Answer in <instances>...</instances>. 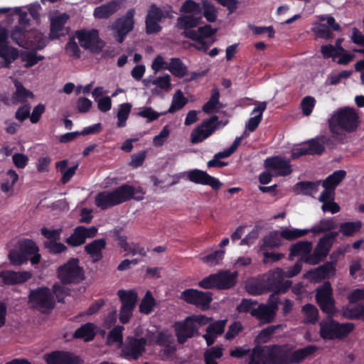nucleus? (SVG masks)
Instances as JSON below:
<instances>
[{
  "label": "nucleus",
  "instance_id": "obj_1",
  "mask_svg": "<svg viewBox=\"0 0 364 364\" xmlns=\"http://www.w3.org/2000/svg\"><path fill=\"white\" fill-rule=\"evenodd\" d=\"M144 193L139 187L135 188L132 186L124 184L112 191H105L99 193L95 198V205L102 210L121 204L131 198L137 200L143 199Z\"/></svg>",
  "mask_w": 364,
  "mask_h": 364
},
{
  "label": "nucleus",
  "instance_id": "obj_2",
  "mask_svg": "<svg viewBox=\"0 0 364 364\" xmlns=\"http://www.w3.org/2000/svg\"><path fill=\"white\" fill-rule=\"evenodd\" d=\"M358 115L355 109L344 107L337 109L328 119L332 136L339 141L343 139L342 132H352L358 126Z\"/></svg>",
  "mask_w": 364,
  "mask_h": 364
},
{
  "label": "nucleus",
  "instance_id": "obj_3",
  "mask_svg": "<svg viewBox=\"0 0 364 364\" xmlns=\"http://www.w3.org/2000/svg\"><path fill=\"white\" fill-rule=\"evenodd\" d=\"M269 364H292L299 363L309 355L314 353L316 348L312 346L299 349L294 352L288 350L284 346H269Z\"/></svg>",
  "mask_w": 364,
  "mask_h": 364
},
{
  "label": "nucleus",
  "instance_id": "obj_4",
  "mask_svg": "<svg viewBox=\"0 0 364 364\" xmlns=\"http://www.w3.org/2000/svg\"><path fill=\"white\" fill-rule=\"evenodd\" d=\"M38 247L36 242L29 239L19 240L14 248L11 250L8 258L10 262L14 265H21L26 262L28 257L31 264H36L41 260V255L38 254Z\"/></svg>",
  "mask_w": 364,
  "mask_h": 364
},
{
  "label": "nucleus",
  "instance_id": "obj_5",
  "mask_svg": "<svg viewBox=\"0 0 364 364\" xmlns=\"http://www.w3.org/2000/svg\"><path fill=\"white\" fill-rule=\"evenodd\" d=\"M211 318L203 315H193L188 316L183 323L176 328L178 341L183 343L188 338L198 335V328L208 324Z\"/></svg>",
  "mask_w": 364,
  "mask_h": 364
},
{
  "label": "nucleus",
  "instance_id": "obj_6",
  "mask_svg": "<svg viewBox=\"0 0 364 364\" xmlns=\"http://www.w3.org/2000/svg\"><path fill=\"white\" fill-rule=\"evenodd\" d=\"M29 304L42 313H48L55 306V300L48 288L41 287L31 291L28 295Z\"/></svg>",
  "mask_w": 364,
  "mask_h": 364
},
{
  "label": "nucleus",
  "instance_id": "obj_7",
  "mask_svg": "<svg viewBox=\"0 0 364 364\" xmlns=\"http://www.w3.org/2000/svg\"><path fill=\"white\" fill-rule=\"evenodd\" d=\"M319 326L320 336L324 339L344 337L354 328L353 323H339L331 318L321 321Z\"/></svg>",
  "mask_w": 364,
  "mask_h": 364
},
{
  "label": "nucleus",
  "instance_id": "obj_8",
  "mask_svg": "<svg viewBox=\"0 0 364 364\" xmlns=\"http://www.w3.org/2000/svg\"><path fill=\"white\" fill-rule=\"evenodd\" d=\"M228 122L223 123L218 120V117L213 115L204 120L196 127L191 134V141L193 144L200 143L211 136L220 127H223Z\"/></svg>",
  "mask_w": 364,
  "mask_h": 364
},
{
  "label": "nucleus",
  "instance_id": "obj_9",
  "mask_svg": "<svg viewBox=\"0 0 364 364\" xmlns=\"http://www.w3.org/2000/svg\"><path fill=\"white\" fill-rule=\"evenodd\" d=\"M338 232H331L322 237L316 245L314 252L305 257L304 262L309 264H316L324 259L333 245V240L338 236Z\"/></svg>",
  "mask_w": 364,
  "mask_h": 364
},
{
  "label": "nucleus",
  "instance_id": "obj_10",
  "mask_svg": "<svg viewBox=\"0 0 364 364\" xmlns=\"http://www.w3.org/2000/svg\"><path fill=\"white\" fill-rule=\"evenodd\" d=\"M316 300L323 312L329 316L336 313L335 299L333 295V289L329 282H325L316 290Z\"/></svg>",
  "mask_w": 364,
  "mask_h": 364
},
{
  "label": "nucleus",
  "instance_id": "obj_11",
  "mask_svg": "<svg viewBox=\"0 0 364 364\" xmlns=\"http://www.w3.org/2000/svg\"><path fill=\"white\" fill-rule=\"evenodd\" d=\"M58 276L63 284L77 283L83 279L84 271L77 259H70L58 269Z\"/></svg>",
  "mask_w": 364,
  "mask_h": 364
},
{
  "label": "nucleus",
  "instance_id": "obj_12",
  "mask_svg": "<svg viewBox=\"0 0 364 364\" xmlns=\"http://www.w3.org/2000/svg\"><path fill=\"white\" fill-rule=\"evenodd\" d=\"M134 14V9H131L127 11L124 16L117 18L110 26V28L113 31L114 36L118 43H122L125 36L133 30Z\"/></svg>",
  "mask_w": 364,
  "mask_h": 364
},
{
  "label": "nucleus",
  "instance_id": "obj_13",
  "mask_svg": "<svg viewBox=\"0 0 364 364\" xmlns=\"http://www.w3.org/2000/svg\"><path fill=\"white\" fill-rule=\"evenodd\" d=\"M75 36L82 48L95 53H100L105 46L96 29L77 31Z\"/></svg>",
  "mask_w": 364,
  "mask_h": 364
},
{
  "label": "nucleus",
  "instance_id": "obj_14",
  "mask_svg": "<svg viewBox=\"0 0 364 364\" xmlns=\"http://www.w3.org/2000/svg\"><path fill=\"white\" fill-rule=\"evenodd\" d=\"M284 271L282 269L277 268L269 272L264 276L265 284L269 291L277 292H286L291 285V282L284 279Z\"/></svg>",
  "mask_w": 364,
  "mask_h": 364
},
{
  "label": "nucleus",
  "instance_id": "obj_15",
  "mask_svg": "<svg viewBox=\"0 0 364 364\" xmlns=\"http://www.w3.org/2000/svg\"><path fill=\"white\" fill-rule=\"evenodd\" d=\"M181 298L187 303L196 306L202 310L209 308L212 301V293L188 289L181 293Z\"/></svg>",
  "mask_w": 364,
  "mask_h": 364
},
{
  "label": "nucleus",
  "instance_id": "obj_16",
  "mask_svg": "<svg viewBox=\"0 0 364 364\" xmlns=\"http://www.w3.org/2000/svg\"><path fill=\"white\" fill-rule=\"evenodd\" d=\"M146 351L144 341L140 338L129 336L122 347L121 356L127 359L137 360Z\"/></svg>",
  "mask_w": 364,
  "mask_h": 364
},
{
  "label": "nucleus",
  "instance_id": "obj_17",
  "mask_svg": "<svg viewBox=\"0 0 364 364\" xmlns=\"http://www.w3.org/2000/svg\"><path fill=\"white\" fill-rule=\"evenodd\" d=\"M8 33L0 28V68H8L18 56V50L6 44Z\"/></svg>",
  "mask_w": 364,
  "mask_h": 364
},
{
  "label": "nucleus",
  "instance_id": "obj_18",
  "mask_svg": "<svg viewBox=\"0 0 364 364\" xmlns=\"http://www.w3.org/2000/svg\"><path fill=\"white\" fill-rule=\"evenodd\" d=\"M201 16L185 15L177 18L176 26L178 29L183 30L181 35L186 38L196 39L198 38V32L193 30L200 22Z\"/></svg>",
  "mask_w": 364,
  "mask_h": 364
},
{
  "label": "nucleus",
  "instance_id": "obj_19",
  "mask_svg": "<svg viewBox=\"0 0 364 364\" xmlns=\"http://www.w3.org/2000/svg\"><path fill=\"white\" fill-rule=\"evenodd\" d=\"M264 164L267 171L275 176H284L292 172L289 160L279 156L267 158Z\"/></svg>",
  "mask_w": 364,
  "mask_h": 364
},
{
  "label": "nucleus",
  "instance_id": "obj_20",
  "mask_svg": "<svg viewBox=\"0 0 364 364\" xmlns=\"http://www.w3.org/2000/svg\"><path fill=\"white\" fill-rule=\"evenodd\" d=\"M46 364H80L82 360L73 353L55 350L43 355Z\"/></svg>",
  "mask_w": 364,
  "mask_h": 364
},
{
  "label": "nucleus",
  "instance_id": "obj_21",
  "mask_svg": "<svg viewBox=\"0 0 364 364\" xmlns=\"http://www.w3.org/2000/svg\"><path fill=\"white\" fill-rule=\"evenodd\" d=\"M97 232V228L95 226L90 228L77 226L74 229L73 234L65 240V242L70 246L77 247L84 244L87 238L94 237Z\"/></svg>",
  "mask_w": 364,
  "mask_h": 364
},
{
  "label": "nucleus",
  "instance_id": "obj_22",
  "mask_svg": "<svg viewBox=\"0 0 364 364\" xmlns=\"http://www.w3.org/2000/svg\"><path fill=\"white\" fill-rule=\"evenodd\" d=\"M187 177L188 180L193 183L208 185L214 190H218L222 186V183L218 178L199 169H193L188 171Z\"/></svg>",
  "mask_w": 364,
  "mask_h": 364
},
{
  "label": "nucleus",
  "instance_id": "obj_23",
  "mask_svg": "<svg viewBox=\"0 0 364 364\" xmlns=\"http://www.w3.org/2000/svg\"><path fill=\"white\" fill-rule=\"evenodd\" d=\"M31 276L29 272L4 271L0 274V282L7 285L21 284L28 280Z\"/></svg>",
  "mask_w": 364,
  "mask_h": 364
},
{
  "label": "nucleus",
  "instance_id": "obj_24",
  "mask_svg": "<svg viewBox=\"0 0 364 364\" xmlns=\"http://www.w3.org/2000/svg\"><path fill=\"white\" fill-rule=\"evenodd\" d=\"M120 8L119 0H112L105 4L96 7L93 11L95 18L105 19L114 15Z\"/></svg>",
  "mask_w": 364,
  "mask_h": 364
},
{
  "label": "nucleus",
  "instance_id": "obj_25",
  "mask_svg": "<svg viewBox=\"0 0 364 364\" xmlns=\"http://www.w3.org/2000/svg\"><path fill=\"white\" fill-rule=\"evenodd\" d=\"M14 85L16 90L13 92L10 98L11 105H25L28 99H33L34 97L32 92L26 89L20 82L16 81Z\"/></svg>",
  "mask_w": 364,
  "mask_h": 364
},
{
  "label": "nucleus",
  "instance_id": "obj_26",
  "mask_svg": "<svg viewBox=\"0 0 364 364\" xmlns=\"http://www.w3.org/2000/svg\"><path fill=\"white\" fill-rule=\"evenodd\" d=\"M246 291L253 296H258L268 291L264 277L262 278H251L245 282Z\"/></svg>",
  "mask_w": 364,
  "mask_h": 364
},
{
  "label": "nucleus",
  "instance_id": "obj_27",
  "mask_svg": "<svg viewBox=\"0 0 364 364\" xmlns=\"http://www.w3.org/2000/svg\"><path fill=\"white\" fill-rule=\"evenodd\" d=\"M227 320L217 321L210 324L206 328V333L203 335L208 346L212 345L217 336L222 334L224 332V328L226 325Z\"/></svg>",
  "mask_w": 364,
  "mask_h": 364
},
{
  "label": "nucleus",
  "instance_id": "obj_28",
  "mask_svg": "<svg viewBox=\"0 0 364 364\" xmlns=\"http://www.w3.org/2000/svg\"><path fill=\"white\" fill-rule=\"evenodd\" d=\"M106 246L104 239L95 240L85 246V251L90 255L93 262H97L102 257V250Z\"/></svg>",
  "mask_w": 364,
  "mask_h": 364
},
{
  "label": "nucleus",
  "instance_id": "obj_29",
  "mask_svg": "<svg viewBox=\"0 0 364 364\" xmlns=\"http://www.w3.org/2000/svg\"><path fill=\"white\" fill-rule=\"evenodd\" d=\"M143 84L147 88L155 85L164 92H169L171 90V77L168 74L155 78L149 77L144 79Z\"/></svg>",
  "mask_w": 364,
  "mask_h": 364
},
{
  "label": "nucleus",
  "instance_id": "obj_30",
  "mask_svg": "<svg viewBox=\"0 0 364 364\" xmlns=\"http://www.w3.org/2000/svg\"><path fill=\"white\" fill-rule=\"evenodd\" d=\"M276 313L264 304L257 305L252 316L257 318L262 323H269L274 321Z\"/></svg>",
  "mask_w": 364,
  "mask_h": 364
},
{
  "label": "nucleus",
  "instance_id": "obj_31",
  "mask_svg": "<svg viewBox=\"0 0 364 364\" xmlns=\"http://www.w3.org/2000/svg\"><path fill=\"white\" fill-rule=\"evenodd\" d=\"M267 349H269V346L254 348L250 356V364H269Z\"/></svg>",
  "mask_w": 364,
  "mask_h": 364
},
{
  "label": "nucleus",
  "instance_id": "obj_32",
  "mask_svg": "<svg viewBox=\"0 0 364 364\" xmlns=\"http://www.w3.org/2000/svg\"><path fill=\"white\" fill-rule=\"evenodd\" d=\"M216 274L218 289H226L233 287L236 282L237 273L230 271H221Z\"/></svg>",
  "mask_w": 364,
  "mask_h": 364
},
{
  "label": "nucleus",
  "instance_id": "obj_33",
  "mask_svg": "<svg viewBox=\"0 0 364 364\" xmlns=\"http://www.w3.org/2000/svg\"><path fill=\"white\" fill-rule=\"evenodd\" d=\"M320 181H301L296 183L294 186V191L296 194L313 196L318 192Z\"/></svg>",
  "mask_w": 364,
  "mask_h": 364
},
{
  "label": "nucleus",
  "instance_id": "obj_34",
  "mask_svg": "<svg viewBox=\"0 0 364 364\" xmlns=\"http://www.w3.org/2000/svg\"><path fill=\"white\" fill-rule=\"evenodd\" d=\"M312 250V242L309 241H300L293 244L290 247L289 257L295 256H301L302 259L311 255Z\"/></svg>",
  "mask_w": 364,
  "mask_h": 364
},
{
  "label": "nucleus",
  "instance_id": "obj_35",
  "mask_svg": "<svg viewBox=\"0 0 364 364\" xmlns=\"http://www.w3.org/2000/svg\"><path fill=\"white\" fill-rule=\"evenodd\" d=\"M30 32L26 31L25 28L16 26L11 32V37L12 40L19 46L28 48L31 42L29 41Z\"/></svg>",
  "mask_w": 364,
  "mask_h": 364
},
{
  "label": "nucleus",
  "instance_id": "obj_36",
  "mask_svg": "<svg viewBox=\"0 0 364 364\" xmlns=\"http://www.w3.org/2000/svg\"><path fill=\"white\" fill-rule=\"evenodd\" d=\"M267 107V102H259L257 107H255L252 114H257L255 117H251L247 124L246 129L250 132H253L258 127L262 119V113Z\"/></svg>",
  "mask_w": 364,
  "mask_h": 364
},
{
  "label": "nucleus",
  "instance_id": "obj_37",
  "mask_svg": "<svg viewBox=\"0 0 364 364\" xmlns=\"http://www.w3.org/2000/svg\"><path fill=\"white\" fill-rule=\"evenodd\" d=\"M6 176L7 178L1 183L0 189L2 192L11 196L14 193V186L18 180V175L14 170L10 169L6 172Z\"/></svg>",
  "mask_w": 364,
  "mask_h": 364
},
{
  "label": "nucleus",
  "instance_id": "obj_38",
  "mask_svg": "<svg viewBox=\"0 0 364 364\" xmlns=\"http://www.w3.org/2000/svg\"><path fill=\"white\" fill-rule=\"evenodd\" d=\"M220 92L218 87L212 90V95L210 100L203 106V111L207 114L217 112L222 107V105L219 101Z\"/></svg>",
  "mask_w": 364,
  "mask_h": 364
},
{
  "label": "nucleus",
  "instance_id": "obj_39",
  "mask_svg": "<svg viewBox=\"0 0 364 364\" xmlns=\"http://www.w3.org/2000/svg\"><path fill=\"white\" fill-rule=\"evenodd\" d=\"M166 69L168 70L170 73L177 77L181 78L186 75L188 68L181 59L173 58Z\"/></svg>",
  "mask_w": 364,
  "mask_h": 364
},
{
  "label": "nucleus",
  "instance_id": "obj_40",
  "mask_svg": "<svg viewBox=\"0 0 364 364\" xmlns=\"http://www.w3.org/2000/svg\"><path fill=\"white\" fill-rule=\"evenodd\" d=\"M96 326L93 323H87L77 328L74 336L84 339L85 341H92L95 336Z\"/></svg>",
  "mask_w": 364,
  "mask_h": 364
},
{
  "label": "nucleus",
  "instance_id": "obj_41",
  "mask_svg": "<svg viewBox=\"0 0 364 364\" xmlns=\"http://www.w3.org/2000/svg\"><path fill=\"white\" fill-rule=\"evenodd\" d=\"M68 19V16L63 14L52 18L50 23V37L57 38L60 36L59 32L63 31V26Z\"/></svg>",
  "mask_w": 364,
  "mask_h": 364
},
{
  "label": "nucleus",
  "instance_id": "obj_42",
  "mask_svg": "<svg viewBox=\"0 0 364 364\" xmlns=\"http://www.w3.org/2000/svg\"><path fill=\"white\" fill-rule=\"evenodd\" d=\"M124 328L122 326H117L108 333L106 343L109 346L116 345L118 348L122 347L123 334Z\"/></svg>",
  "mask_w": 364,
  "mask_h": 364
},
{
  "label": "nucleus",
  "instance_id": "obj_43",
  "mask_svg": "<svg viewBox=\"0 0 364 364\" xmlns=\"http://www.w3.org/2000/svg\"><path fill=\"white\" fill-rule=\"evenodd\" d=\"M301 313L304 316V323H305L314 324L318 319V310L311 304H305L301 309Z\"/></svg>",
  "mask_w": 364,
  "mask_h": 364
},
{
  "label": "nucleus",
  "instance_id": "obj_44",
  "mask_svg": "<svg viewBox=\"0 0 364 364\" xmlns=\"http://www.w3.org/2000/svg\"><path fill=\"white\" fill-rule=\"evenodd\" d=\"M188 103V99L184 97L182 91L178 90L174 93L172 102L168 109L165 112L166 113H174L175 112L182 109Z\"/></svg>",
  "mask_w": 364,
  "mask_h": 364
},
{
  "label": "nucleus",
  "instance_id": "obj_45",
  "mask_svg": "<svg viewBox=\"0 0 364 364\" xmlns=\"http://www.w3.org/2000/svg\"><path fill=\"white\" fill-rule=\"evenodd\" d=\"M279 232L282 238L291 241L306 235L309 232V230L308 229L285 228L282 229Z\"/></svg>",
  "mask_w": 364,
  "mask_h": 364
},
{
  "label": "nucleus",
  "instance_id": "obj_46",
  "mask_svg": "<svg viewBox=\"0 0 364 364\" xmlns=\"http://www.w3.org/2000/svg\"><path fill=\"white\" fill-rule=\"evenodd\" d=\"M328 139L325 136L311 139L306 146L309 154H321L324 151L323 144H328Z\"/></svg>",
  "mask_w": 364,
  "mask_h": 364
},
{
  "label": "nucleus",
  "instance_id": "obj_47",
  "mask_svg": "<svg viewBox=\"0 0 364 364\" xmlns=\"http://www.w3.org/2000/svg\"><path fill=\"white\" fill-rule=\"evenodd\" d=\"M337 227L336 223L331 218H325L320 220V222L313 226L311 228L308 229L309 232L314 234L321 233L326 231L331 230Z\"/></svg>",
  "mask_w": 364,
  "mask_h": 364
},
{
  "label": "nucleus",
  "instance_id": "obj_48",
  "mask_svg": "<svg viewBox=\"0 0 364 364\" xmlns=\"http://www.w3.org/2000/svg\"><path fill=\"white\" fill-rule=\"evenodd\" d=\"M122 306L134 309L137 295L134 291L119 290L117 293Z\"/></svg>",
  "mask_w": 364,
  "mask_h": 364
},
{
  "label": "nucleus",
  "instance_id": "obj_49",
  "mask_svg": "<svg viewBox=\"0 0 364 364\" xmlns=\"http://www.w3.org/2000/svg\"><path fill=\"white\" fill-rule=\"evenodd\" d=\"M223 356V348L219 346H215L207 349L204 353L205 364H218V359Z\"/></svg>",
  "mask_w": 364,
  "mask_h": 364
},
{
  "label": "nucleus",
  "instance_id": "obj_50",
  "mask_svg": "<svg viewBox=\"0 0 364 364\" xmlns=\"http://www.w3.org/2000/svg\"><path fill=\"white\" fill-rule=\"evenodd\" d=\"M203 9V16L209 22H215L218 16V11L213 4L208 0L201 1Z\"/></svg>",
  "mask_w": 364,
  "mask_h": 364
},
{
  "label": "nucleus",
  "instance_id": "obj_51",
  "mask_svg": "<svg viewBox=\"0 0 364 364\" xmlns=\"http://www.w3.org/2000/svg\"><path fill=\"white\" fill-rule=\"evenodd\" d=\"M132 105L130 103H123L119 106L117 117L118 127H124L126 126V122L131 112Z\"/></svg>",
  "mask_w": 364,
  "mask_h": 364
},
{
  "label": "nucleus",
  "instance_id": "obj_52",
  "mask_svg": "<svg viewBox=\"0 0 364 364\" xmlns=\"http://www.w3.org/2000/svg\"><path fill=\"white\" fill-rule=\"evenodd\" d=\"M202 8L200 4L193 0H186L181 6L180 11L190 15L201 16Z\"/></svg>",
  "mask_w": 364,
  "mask_h": 364
},
{
  "label": "nucleus",
  "instance_id": "obj_53",
  "mask_svg": "<svg viewBox=\"0 0 364 364\" xmlns=\"http://www.w3.org/2000/svg\"><path fill=\"white\" fill-rule=\"evenodd\" d=\"M280 232L277 231L271 232L263 238V247L269 248L278 247L282 245Z\"/></svg>",
  "mask_w": 364,
  "mask_h": 364
},
{
  "label": "nucleus",
  "instance_id": "obj_54",
  "mask_svg": "<svg viewBox=\"0 0 364 364\" xmlns=\"http://www.w3.org/2000/svg\"><path fill=\"white\" fill-rule=\"evenodd\" d=\"M346 171L343 170H338L333 172L331 175L328 176L322 183V185L336 187L343 181L346 176Z\"/></svg>",
  "mask_w": 364,
  "mask_h": 364
},
{
  "label": "nucleus",
  "instance_id": "obj_55",
  "mask_svg": "<svg viewBox=\"0 0 364 364\" xmlns=\"http://www.w3.org/2000/svg\"><path fill=\"white\" fill-rule=\"evenodd\" d=\"M166 112H157L151 107H142L139 109L137 115L139 117L146 119L147 122L156 120L161 115L165 114Z\"/></svg>",
  "mask_w": 364,
  "mask_h": 364
},
{
  "label": "nucleus",
  "instance_id": "obj_56",
  "mask_svg": "<svg viewBox=\"0 0 364 364\" xmlns=\"http://www.w3.org/2000/svg\"><path fill=\"white\" fill-rule=\"evenodd\" d=\"M361 226L362 223L360 221L343 223L340 225V231L343 235L351 236L358 232Z\"/></svg>",
  "mask_w": 364,
  "mask_h": 364
},
{
  "label": "nucleus",
  "instance_id": "obj_57",
  "mask_svg": "<svg viewBox=\"0 0 364 364\" xmlns=\"http://www.w3.org/2000/svg\"><path fill=\"white\" fill-rule=\"evenodd\" d=\"M258 302L257 300L252 299H243L240 304L237 306V310L239 313H250L251 316L257 306Z\"/></svg>",
  "mask_w": 364,
  "mask_h": 364
},
{
  "label": "nucleus",
  "instance_id": "obj_58",
  "mask_svg": "<svg viewBox=\"0 0 364 364\" xmlns=\"http://www.w3.org/2000/svg\"><path fill=\"white\" fill-rule=\"evenodd\" d=\"M342 316L350 319L361 318L364 316V305L344 309L342 311Z\"/></svg>",
  "mask_w": 364,
  "mask_h": 364
},
{
  "label": "nucleus",
  "instance_id": "obj_59",
  "mask_svg": "<svg viewBox=\"0 0 364 364\" xmlns=\"http://www.w3.org/2000/svg\"><path fill=\"white\" fill-rule=\"evenodd\" d=\"M225 253V251L224 250H216L208 255L203 257L201 260L210 266H215L223 259Z\"/></svg>",
  "mask_w": 364,
  "mask_h": 364
},
{
  "label": "nucleus",
  "instance_id": "obj_60",
  "mask_svg": "<svg viewBox=\"0 0 364 364\" xmlns=\"http://www.w3.org/2000/svg\"><path fill=\"white\" fill-rule=\"evenodd\" d=\"M279 328H281L280 325L269 326L262 330L255 338L256 342L258 343H264L268 342L272 335H273L276 330Z\"/></svg>",
  "mask_w": 364,
  "mask_h": 364
},
{
  "label": "nucleus",
  "instance_id": "obj_61",
  "mask_svg": "<svg viewBox=\"0 0 364 364\" xmlns=\"http://www.w3.org/2000/svg\"><path fill=\"white\" fill-rule=\"evenodd\" d=\"M29 41L31 42L30 47L33 46L38 50L43 48L46 44V39L43 35L36 31L30 32Z\"/></svg>",
  "mask_w": 364,
  "mask_h": 364
},
{
  "label": "nucleus",
  "instance_id": "obj_62",
  "mask_svg": "<svg viewBox=\"0 0 364 364\" xmlns=\"http://www.w3.org/2000/svg\"><path fill=\"white\" fill-rule=\"evenodd\" d=\"M312 31L321 38L328 40L333 37L331 29L323 23H316L312 28Z\"/></svg>",
  "mask_w": 364,
  "mask_h": 364
},
{
  "label": "nucleus",
  "instance_id": "obj_63",
  "mask_svg": "<svg viewBox=\"0 0 364 364\" xmlns=\"http://www.w3.org/2000/svg\"><path fill=\"white\" fill-rule=\"evenodd\" d=\"M43 245L45 248L52 254H60L67 250V247L64 244L58 242V240L46 241L44 242Z\"/></svg>",
  "mask_w": 364,
  "mask_h": 364
},
{
  "label": "nucleus",
  "instance_id": "obj_64",
  "mask_svg": "<svg viewBox=\"0 0 364 364\" xmlns=\"http://www.w3.org/2000/svg\"><path fill=\"white\" fill-rule=\"evenodd\" d=\"M154 304V299L151 292L148 291L140 304V311L148 314L153 310Z\"/></svg>",
  "mask_w": 364,
  "mask_h": 364
}]
</instances>
